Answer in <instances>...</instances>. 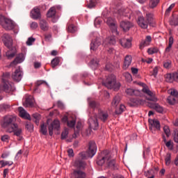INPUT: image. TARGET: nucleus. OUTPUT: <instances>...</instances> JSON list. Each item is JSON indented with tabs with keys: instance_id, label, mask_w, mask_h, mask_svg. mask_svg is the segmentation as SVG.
<instances>
[{
	"instance_id": "obj_1",
	"label": "nucleus",
	"mask_w": 178,
	"mask_h": 178,
	"mask_svg": "<svg viewBox=\"0 0 178 178\" xmlns=\"http://www.w3.org/2000/svg\"><path fill=\"white\" fill-rule=\"evenodd\" d=\"M97 154V145L94 141H90L88 144V149L79 154V158L76 159L74 166L77 169H84L86 163L83 159L92 158Z\"/></svg>"
},
{
	"instance_id": "obj_2",
	"label": "nucleus",
	"mask_w": 178,
	"mask_h": 178,
	"mask_svg": "<svg viewBox=\"0 0 178 178\" xmlns=\"http://www.w3.org/2000/svg\"><path fill=\"white\" fill-rule=\"evenodd\" d=\"M88 105L89 107L94 111V113L90 114L88 120L89 127L93 130H97L99 126L98 120L97 119V113L101 109L99 108V103L88 99Z\"/></svg>"
},
{
	"instance_id": "obj_3",
	"label": "nucleus",
	"mask_w": 178,
	"mask_h": 178,
	"mask_svg": "<svg viewBox=\"0 0 178 178\" xmlns=\"http://www.w3.org/2000/svg\"><path fill=\"white\" fill-rule=\"evenodd\" d=\"M2 41L8 51L6 53V56L8 59H12L16 55V48L13 47V40L8 33H4L2 36Z\"/></svg>"
},
{
	"instance_id": "obj_4",
	"label": "nucleus",
	"mask_w": 178,
	"mask_h": 178,
	"mask_svg": "<svg viewBox=\"0 0 178 178\" xmlns=\"http://www.w3.org/2000/svg\"><path fill=\"white\" fill-rule=\"evenodd\" d=\"M103 85L110 90H114V91H118L120 88V83L116 81V76L113 74L109 75L103 82Z\"/></svg>"
},
{
	"instance_id": "obj_5",
	"label": "nucleus",
	"mask_w": 178,
	"mask_h": 178,
	"mask_svg": "<svg viewBox=\"0 0 178 178\" xmlns=\"http://www.w3.org/2000/svg\"><path fill=\"white\" fill-rule=\"evenodd\" d=\"M138 24L141 27V29H147L148 27V24L149 26H154V18H152V14L147 13L146 14V19L144 17H139L138 18Z\"/></svg>"
},
{
	"instance_id": "obj_6",
	"label": "nucleus",
	"mask_w": 178,
	"mask_h": 178,
	"mask_svg": "<svg viewBox=\"0 0 178 178\" xmlns=\"http://www.w3.org/2000/svg\"><path fill=\"white\" fill-rule=\"evenodd\" d=\"M10 77V73L6 72L3 74L2 83L3 90L5 92H10V91H15V86L12 83L9 82V78Z\"/></svg>"
},
{
	"instance_id": "obj_7",
	"label": "nucleus",
	"mask_w": 178,
	"mask_h": 178,
	"mask_svg": "<svg viewBox=\"0 0 178 178\" xmlns=\"http://www.w3.org/2000/svg\"><path fill=\"white\" fill-rule=\"evenodd\" d=\"M15 122H16V118L12 115H7L4 117L2 127L4 129H7L8 131L10 129H13V127H15V125L17 124H15Z\"/></svg>"
},
{
	"instance_id": "obj_8",
	"label": "nucleus",
	"mask_w": 178,
	"mask_h": 178,
	"mask_svg": "<svg viewBox=\"0 0 178 178\" xmlns=\"http://www.w3.org/2000/svg\"><path fill=\"white\" fill-rule=\"evenodd\" d=\"M0 24L5 30H13L15 29L13 21L2 15L0 16Z\"/></svg>"
},
{
	"instance_id": "obj_9",
	"label": "nucleus",
	"mask_w": 178,
	"mask_h": 178,
	"mask_svg": "<svg viewBox=\"0 0 178 178\" xmlns=\"http://www.w3.org/2000/svg\"><path fill=\"white\" fill-rule=\"evenodd\" d=\"M111 158V152L108 150H104L101 153L97 159V163L99 166H102L105 162H108Z\"/></svg>"
},
{
	"instance_id": "obj_10",
	"label": "nucleus",
	"mask_w": 178,
	"mask_h": 178,
	"mask_svg": "<svg viewBox=\"0 0 178 178\" xmlns=\"http://www.w3.org/2000/svg\"><path fill=\"white\" fill-rule=\"evenodd\" d=\"M142 91L145 94V98L147 101H152V102H156V101H158L155 93L147 88H143Z\"/></svg>"
},
{
	"instance_id": "obj_11",
	"label": "nucleus",
	"mask_w": 178,
	"mask_h": 178,
	"mask_svg": "<svg viewBox=\"0 0 178 178\" xmlns=\"http://www.w3.org/2000/svg\"><path fill=\"white\" fill-rule=\"evenodd\" d=\"M106 24L109 26L113 34L118 35L119 32H118V26L116 25V22L112 17L107 18Z\"/></svg>"
},
{
	"instance_id": "obj_12",
	"label": "nucleus",
	"mask_w": 178,
	"mask_h": 178,
	"mask_svg": "<svg viewBox=\"0 0 178 178\" xmlns=\"http://www.w3.org/2000/svg\"><path fill=\"white\" fill-rule=\"evenodd\" d=\"M170 95L168 97L167 101L170 105H175L178 101L177 90H173L170 92Z\"/></svg>"
},
{
	"instance_id": "obj_13",
	"label": "nucleus",
	"mask_w": 178,
	"mask_h": 178,
	"mask_svg": "<svg viewBox=\"0 0 178 178\" xmlns=\"http://www.w3.org/2000/svg\"><path fill=\"white\" fill-rule=\"evenodd\" d=\"M60 127V122H59V120H55L49 126V136H53L54 130H59Z\"/></svg>"
},
{
	"instance_id": "obj_14",
	"label": "nucleus",
	"mask_w": 178,
	"mask_h": 178,
	"mask_svg": "<svg viewBox=\"0 0 178 178\" xmlns=\"http://www.w3.org/2000/svg\"><path fill=\"white\" fill-rule=\"evenodd\" d=\"M22 77H23V72L22 71L20 67L17 69L15 71V72L13 73V74H12L13 80L14 81H16L17 83H19V81H20V80H22Z\"/></svg>"
},
{
	"instance_id": "obj_15",
	"label": "nucleus",
	"mask_w": 178,
	"mask_h": 178,
	"mask_svg": "<svg viewBox=\"0 0 178 178\" xmlns=\"http://www.w3.org/2000/svg\"><path fill=\"white\" fill-rule=\"evenodd\" d=\"M147 106L151 109H154L158 113H163V107L158 103L147 102Z\"/></svg>"
},
{
	"instance_id": "obj_16",
	"label": "nucleus",
	"mask_w": 178,
	"mask_h": 178,
	"mask_svg": "<svg viewBox=\"0 0 178 178\" xmlns=\"http://www.w3.org/2000/svg\"><path fill=\"white\" fill-rule=\"evenodd\" d=\"M14 132V136H17L18 137V140H22V128H19L17 126V124L15 125V127H13L12 128L8 130V133H13Z\"/></svg>"
},
{
	"instance_id": "obj_17",
	"label": "nucleus",
	"mask_w": 178,
	"mask_h": 178,
	"mask_svg": "<svg viewBox=\"0 0 178 178\" xmlns=\"http://www.w3.org/2000/svg\"><path fill=\"white\" fill-rule=\"evenodd\" d=\"M97 113H98L99 119H100V120H102V122L104 123H105L108 119H109V113H108L106 111L100 109L97 112Z\"/></svg>"
},
{
	"instance_id": "obj_18",
	"label": "nucleus",
	"mask_w": 178,
	"mask_h": 178,
	"mask_svg": "<svg viewBox=\"0 0 178 178\" xmlns=\"http://www.w3.org/2000/svg\"><path fill=\"white\" fill-rule=\"evenodd\" d=\"M145 100L140 98H131L129 102L130 106H138V105H145Z\"/></svg>"
},
{
	"instance_id": "obj_19",
	"label": "nucleus",
	"mask_w": 178,
	"mask_h": 178,
	"mask_svg": "<svg viewBox=\"0 0 178 178\" xmlns=\"http://www.w3.org/2000/svg\"><path fill=\"white\" fill-rule=\"evenodd\" d=\"M72 175L74 178H86V172L79 169L74 170Z\"/></svg>"
},
{
	"instance_id": "obj_20",
	"label": "nucleus",
	"mask_w": 178,
	"mask_h": 178,
	"mask_svg": "<svg viewBox=\"0 0 178 178\" xmlns=\"http://www.w3.org/2000/svg\"><path fill=\"white\" fill-rule=\"evenodd\" d=\"M24 106H25L26 108H31L34 106V98H33V96H26L25 102L24 103Z\"/></svg>"
},
{
	"instance_id": "obj_21",
	"label": "nucleus",
	"mask_w": 178,
	"mask_h": 178,
	"mask_svg": "<svg viewBox=\"0 0 178 178\" xmlns=\"http://www.w3.org/2000/svg\"><path fill=\"white\" fill-rule=\"evenodd\" d=\"M101 45V38H97L94 40L92 41L90 44V49L91 51H97L98 49V47Z\"/></svg>"
},
{
	"instance_id": "obj_22",
	"label": "nucleus",
	"mask_w": 178,
	"mask_h": 178,
	"mask_svg": "<svg viewBox=\"0 0 178 178\" xmlns=\"http://www.w3.org/2000/svg\"><path fill=\"white\" fill-rule=\"evenodd\" d=\"M149 123L151 124L149 127V129L152 130L153 129H156V130H160L161 129V124L159 121L156 120H149Z\"/></svg>"
},
{
	"instance_id": "obj_23",
	"label": "nucleus",
	"mask_w": 178,
	"mask_h": 178,
	"mask_svg": "<svg viewBox=\"0 0 178 178\" xmlns=\"http://www.w3.org/2000/svg\"><path fill=\"white\" fill-rule=\"evenodd\" d=\"M24 60V55L23 54H19L15 59L10 63V66H16L17 63H22Z\"/></svg>"
},
{
	"instance_id": "obj_24",
	"label": "nucleus",
	"mask_w": 178,
	"mask_h": 178,
	"mask_svg": "<svg viewBox=\"0 0 178 178\" xmlns=\"http://www.w3.org/2000/svg\"><path fill=\"white\" fill-rule=\"evenodd\" d=\"M31 16L32 19H35V20H37V19H40V17H41V13L40 12V8H34L31 11Z\"/></svg>"
},
{
	"instance_id": "obj_25",
	"label": "nucleus",
	"mask_w": 178,
	"mask_h": 178,
	"mask_svg": "<svg viewBox=\"0 0 178 178\" xmlns=\"http://www.w3.org/2000/svg\"><path fill=\"white\" fill-rule=\"evenodd\" d=\"M120 26L124 31H129L131 28V24L129 21H123L120 22Z\"/></svg>"
},
{
	"instance_id": "obj_26",
	"label": "nucleus",
	"mask_w": 178,
	"mask_h": 178,
	"mask_svg": "<svg viewBox=\"0 0 178 178\" xmlns=\"http://www.w3.org/2000/svg\"><path fill=\"white\" fill-rule=\"evenodd\" d=\"M120 43L124 48H130L131 47V40L130 39L123 38L120 40Z\"/></svg>"
},
{
	"instance_id": "obj_27",
	"label": "nucleus",
	"mask_w": 178,
	"mask_h": 178,
	"mask_svg": "<svg viewBox=\"0 0 178 178\" xmlns=\"http://www.w3.org/2000/svg\"><path fill=\"white\" fill-rule=\"evenodd\" d=\"M130 65H131V56L127 55L125 56L124 60V64L122 67L124 70H126V69H127L129 66H130Z\"/></svg>"
},
{
	"instance_id": "obj_28",
	"label": "nucleus",
	"mask_w": 178,
	"mask_h": 178,
	"mask_svg": "<svg viewBox=\"0 0 178 178\" xmlns=\"http://www.w3.org/2000/svg\"><path fill=\"white\" fill-rule=\"evenodd\" d=\"M39 24L41 30L43 31H48L49 30V25L48 24V22L45 21V19H41Z\"/></svg>"
},
{
	"instance_id": "obj_29",
	"label": "nucleus",
	"mask_w": 178,
	"mask_h": 178,
	"mask_svg": "<svg viewBox=\"0 0 178 178\" xmlns=\"http://www.w3.org/2000/svg\"><path fill=\"white\" fill-rule=\"evenodd\" d=\"M18 111L19 112V116L21 118H24L25 119H28V120H30V115L27 113V111L24 110L23 107H19Z\"/></svg>"
},
{
	"instance_id": "obj_30",
	"label": "nucleus",
	"mask_w": 178,
	"mask_h": 178,
	"mask_svg": "<svg viewBox=\"0 0 178 178\" xmlns=\"http://www.w3.org/2000/svg\"><path fill=\"white\" fill-rule=\"evenodd\" d=\"M119 104H120V96L117 95L113 98L111 106H113V108H117Z\"/></svg>"
},
{
	"instance_id": "obj_31",
	"label": "nucleus",
	"mask_w": 178,
	"mask_h": 178,
	"mask_svg": "<svg viewBox=\"0 0 178 178\" xmlns=\"http://www.w3.org/2000/svg\"><path fill=\"white\" fill-rule=\"evenodd\" d=\"M63 120L67 123L68 127L73 128V127H74V126L76 124V120H74V119L68 120L67 116H65L63 118Z\"/></svg>"
},
{
	"instance_id": "obj_32",
	"label": "nucleus",
	"mask_w": 178,
	"mask_h": 178,
	"mask_svg": "<svg viewBox=\"0 0 178 178\" xmlns=\"http://www.w3.org/2000/svg\"><path fill=\"white\" fill-rule=\"evenodd\" d=\"M67 31L68 33H76L77 31V27L72 24V21H69L67 23Z\"/></svg>"
},
{
	"instance_id": "obj_33",
	"label": "nucleus",
	"mask_w": 178,
	"mask_h": 178,
	"mask_svg": "<svg viewBox=\"0 0 178 178\" xmlns=\"http://www.w3.org/2000/svg\"><path fill=\"white\" fill-rule=\"evenodd\" d=\"M126 94H127V95H140V92L137 90H134L133 88H127L126 90Z\"/></svg>"
},
{
	"instance_id": "obj_34",
	"label": "nucleus",
	"mask_w": 178,
	"mask_h": 178,
	"mask_svg": "<svg viewBox=\"0 0 178 178\" xmlns=\"http://www.w3.org/2000/svg\"><path fill=\"white\" fill-rule=\"evenodd\" d=\"M172 17L170 24L171 26H178V15L172 14Z\"/></svg>"
},
{
	"instance_id": "obj_35",
	"label": "nucleus",
	"mask_w": 178,
	"mask_h": 178,
	"mask_svg": "<svg viewBox=\"0 0 178 178\" xmlns=\"http://www.w3.org/2000/svg\"><path fill=\"white\" fill-rule=\"evenodd\" d=\"M107 164L108 168H110V169H113L115 170V169H116V162L115 161L114 159H110L108 161H107Z\"/></svg>"
},
{
	"instance_id": "obj_36",
	"label": "nucleus",
	"mask_w": 178,
	"mask_h": 178,
	"mask_svg": "<svg viewBox=\"0 0 178 178\" xmlns=\"http://www.w3.org/2000/svg\"><path fill=\"white\" fill-rule=\"evenodd\" d=\"M55 15H56V9L55 7H51L47 13V17H54Z\"/></svg>"
},
{
	"instance_id": "obj_37",
	"label": "nucleus",
	"mask_w": 178,
	"mask_h": 178,
	"mask_svg": "<svg viewBox=\"0 0 178 178\" xmlns=\"http://www.w3.org/2000/svg\"><path fill=\"white\" fill-rule=\"evenodd\" d=\"M158 3H159V0H149V7L151 9H154V8L158 6Z\"/></svg>"
},
{
	"instance_id": "obj_38",
	"label": "nucleus",
	"mask_w": 178,
	"mask_h": 178,
	"mask_svg": "<svg viewBox=\"0 0 178 178\" xmlns=\"http://www.w3.org/2000/svg\"><path fill=\"white\" fill-rule=\"evenodd\" d=\"M163 141L167 148H168V149L172 151L173 149V142H172V140L166 141L165 138H163Z\"/></svg>"
},
{
	"instance_id": "obj_39",
	"label": "nucleus",
	"mask_w": 178,
	"mask_h": 178,
	"mask_svg": "<svg viewBox=\"0 0 178 178\" xmlns=\"http://www.w3.org/2000/svg\"><path fill=\"white\" fill-rule=\"evenodd\" d=\"M165 162L166 166H169V165H170V163H172V156L170 153H167L165 157Z\"/></svg>"
},
{
	"instance_id": "obj_40",
	"label": "nucleus",
	"mask_w": 178,
	"mask_h": 178,
	"mask_svg": "<svg viewBox=\"0 0 178 178\" xmlns=\"http://www.w3.org/2000/svg\"><path fill=\"white\" fill-rule=\"evenodd\" d=\"M99 60L97 58H93L90 60V65H92V67L93 69H96V67H98V65H99Z\"/></svg>"
},
{
	"instance_id": "obj_41",
	"label": "nucleus",
	"mask_w": 178,
	"mask_h": 178,
	"mask_svg": "<svg viewBox=\"0 0 178 178\" xmlns=\"http://www.w3.org/2000/svg\"><path fill=\"white\" fill-rule=\"evenodd\" d=\"M124 109H126V106H124L123 104H120L119 108L115 109V113L117 115H121V113L124 112Z\"/></svg>"
},
{
	"instance_id": "obj_42",
	"label": "nucleus",
	"mask_w": 178,
	"mask_h": 178,
	"mask_svg": "<svg viewBox=\"0 0 178 178\" xmlns=\"http://www.w3.org/2000/svg\"><path fill=\"white\" fill-rule=\"evenodd\" d=\"M76 130L74 131V134L73 137H77V135H79V133H80V130L81 129V122H78L76 126Z\"/></svg>"
},
{
	"instance_id": "obj_43",
	"label": "nucleus",
	"mask_w": 178,
	"mask_h": 178,
	"mask_svg": "<svg viewBox=\"0 0 178 178\" xmlns=\"http://www.w3.org/2000/svg\"><path fill=\"white\" fill-rule=\"evenodd\" d=\"M40 133H42V134H43V136H47V134H48V129H47V125H45V124H41Z\"/></svg>"
},
{
	"instance_id": "obj_44",
	"label": "nucleus",
	"mask_w": 178,
	"mask_h": 178,
	"mask_svg": "<svg viewBox=\"0 0 178 178\" xmlns=\"http://www.w3.org/2000/svg\"><path fill=\"white\" fill-rule=\"evenodd\" d=\"M59 62H60L59 57H56L55 58H54L51 60V67H53V69H55V67H56V66L59 65Z\"/></svg>"
},
{
	"instance_id": "obj_45",
	"label": "nucleus",
	"mask_w": 178,
	"mask_h": 178,
	"mask_svg": "<svg viewBox=\"0 0 178 178\" xmlns=\"http://www.w3.org/2000/svg\"><path fill=\"white\" fill-rule=\"evenodd\" d=\"M106 42H108L110 45H115L116 44V39H115L114 36H111L106 40Z\"/></svg>"
},
{
	"instance_id": "obj_46",
	"label": "nucleus",
	"mask_w": 178,
	"mask_h": 178,
	"mask_svg": "<svg viewBox=\"0 0 178 178\" xmlns=\"http://www.w3.org/2000/svg\"><path fill=\"white\" fill-rule=\"evenodd\" d=\"M163 67L165 69H170L172 67V61L170 60H166L163 62Z\"/></svg>"
},
{
	"instance_id": "obj_47",
	"label": "nucleus",
	"mask_w": 178,
	"mask_h": 178,
	"mask_svg": "<svg viewBox=\"0 0 178 178\" xmlns=\"http://www.w3.org/2000/svg\"><path fill=\"white\" fill-rule=\"evenodd\" d=\"M33 122H35V123L36 124H38V123H40V119L41 118V115L38 113H35L33 115Z\"/></svg>"
},
{
	"instance_id": "obj_48",
	"label": "nucleus",
	"mask_w": 178,
	"mask_h": 178,
	"mask_svg": "<svg viewBox=\"0 0 178 178\" xmlns=\"http://www.w3.org/2000/svg\"><path fill=\"white\" fill-rule=\"evenodd\" d=\"M175 3H172L165 10V16H169V14L170 13V12H172V9H173V8H175Z\"/></svg>"
},
{
	"instance_id": "obj_49",
	"label": "nucleus",
	"mask_w": 178,
	"mask_h": 178,
	"mask_svg": "<svg viewBox=\"0 0 178 178\" xmlns=\"http://www.w3.org/2000/svg\"><path fill=\"white\" fill-rule=\"evenodd\" d=\"M0 163H1L2 168L8 165V166H12L13 165V161H5L3 160L0 161Z\"/></svg>"
},
{
	"instance_id": "obj_50",
	"label": "nucleus",
	"mask_w": 178,
	"mask_h": 178,
	"mask_svg": "<svg viewBox=\"0 0 178 178\" xmlns=\"http://www.w3.org/2000/svg\"><path fill=\"white\" fill-rule=\"evenodd\" d=\"M124 77L127 80V81L130 82L133 80V78L131 77V74L129 72H125L123 74Z\"/></svg>"
},
{
	"instance_id": "obj_51",
	"label": "nucleus",
	"mask_w": 178,
	"mask_h": 178,
	"mask_svg": "<svg viewBox=\"0 0 178 178\" xmlns=\"http://www.w3.org/2000/svg\"><path fill=\"white\" fill-rule=\"evenodd\" d=\"M158 51H159L158 48L154 47L148 49L147 52L149 55H153V54H158Z\"/></svg>"
},
{
	"instance_id": "obj_52",
	"label": "nucleus",
	"mask_w": 178,
	"mask_h": 178,
	"mask_svg": "<svg viewBox=\"0 0 178 178\" xmlns=\"http://www.w3.org/2000/svg\"><path fill=\"white\" fill-rule=\"evenodd\" d=\"M26 129H27L29 131H33V129H34V126L33 125V124H31V122H27L26 123Z\"/></svg>"
},
{
	"instance_id": "obj_53",
	"label": "nucleus",
	"mask_w": 178,
	"mask_h": 178,
	"mask_svg": "<svg viewBox=\"0 0 178 178\" xmlns=\"http://www.w3.org/2000/svg\"><path fill=\"white\" fill-rule=\"evenodd\" d=\"M165 80L166 81H168V83H172V81H173V74H168L165 76Z\"/></svg>"
},
{
	"instance_id": "obj_54",
	"label": "nucleus",
	"mask_w": 178,
	"mask_h": 178,
	"mask_svg": "<svg viewBox=\"0 0 178 178\" xmlns=\"http://www.w3.org/2000/svg\"><path fill=\"white\" fill-rule=\"evenodd\" d=\"M96 5L95 0H90L89 3L88 4V8L89 9H92V8H95Z\"/></svg>"
},
{
	"instance_id": "obj_55",
	"label": "nucleus",
	"mask_w": 178,
	"mask_h": 178,
	"mask_svg": "<svg viewBox=\"0 0 178 178\" xmlns=\"http://www.w3.org/2000/svg\"><path fill=\"white\" fill-rule=\"evenodd\" d=\"M67 134H69V130L68 129H65L61 134L62 140H65V138H67Z\"/></svg>"
},
{
	"instance_id": "obj_56",
	"label": "nucleus",
	"mask_w": 178,
	"mask_h": 178,
	"mask_svg": "<svg viewBox=\"0 0 178 178\" xmlns=\"http://www.w3.org/2000/svg\"><path fill=\"white\" fill-rule=\"evenodd\" d=\"M10 106L8 104H1L0 106V111L1 112H3L4 111H6V109H9Z\"/></svg>"
},
{
	"instance_id": "obj_57",
	"label": "nucleus",
	"mask_w": 178,
	"mask_h": 178,
	"mask_svg": "<svg viewBox=\"0 0 178 178\" xmlns=\"http://www.w3.org/2000/svg\"><path fill=\"white\" fill-rule=\"evenodd\" d=\"M35 41V38H29L27 41H26V45H33V42Z\"/></svg>"
},
{
	"instance_id": "obj_58",
	"label": "nucleus",
	"mask_w": 178,
	"mask_h": 178,
	"mask_svg": "<svg viewBox=\"0 0 178 178\" xmlns=\"http://www.w3.org/2000/svg\"><path fill=\"white\" fill-rule=\"evenodd\" d=\"M163 131H164L165 134H166L167 137H169V136L170 134V130L169 129V127L165 126L163 127Z\"/></svg>"
},
{
	"instance_id": "obj_59",
	"label": "nucleus",
	"mask_w": 178,
	"mask_h": 178,
	"mask_svg": "<svg viewBox=\"0 0 178 178\" xmlns=\"http://www.w3.org/2000/svg\"><path fill=\"white\" fill-rule=\"evenodd\" d=\"M148 45L149 44H147L145 41L142 40L140 44L139 48H140V49H144V48H145V47H148Z\"/></svg>"
},
{
	"instance_id": "obj_60",
	"label": "nucleus",
	"mask_w": 178,
	"mask_h": 178,
	"mask_svg": "<svg viewBox=\"0 0 178 178\" xmlns=\"http://www.w3.org/2000/svg\"><path fill=\"white\" fill-rule=\"evenodd\" d=\"M143 41H145L146 44L149 45V44L151 43V41H152V38H151V36L147 35L146 36L145 40Z\"/></svg>"
},
{
	"instance_id": "obj_61",
	"label": "nucleus",
	"mask_w": 178,
	"mask_h": 178,
	"mask_svg": "<svg viewBox=\"0 0 178 178\" xmlns=\"http://www.w3.org/2000/svg\"><path fill=\"white\" fill-rule=\"evenodd\" d=\"M38 27V24L37 22H33L31 24V29H32V30H35Z\"/></svg>"
},
{
	"instance_id": "obj_62",
	"label": "nucleus",
	"mask_w": 178,
	"mask_h": 178,
	"mask_svg": "<svg viewBox=\"0 0 178 178\" xmlns=\"http://www.w3.org/2000/svg\"><path fill=\"white\" fill-rule=\"evenodd\" d=\"M51 38H52V35H51V33L44 35L45 41L49 42L51 41Z\"/></svg>"
},
{
	"instance_id": "obj_63",
	"label": "nucleus",
	"mask_w": 178,
	"mask_h": 178,
	"mask_svg": "<svg viewBox=\"0 0 178 178\" xmlns=\"http://www.w3.org/2000/svg\"><path fill=\"white\" fill-rule=\"evenodd\" d=\"M174 141L175 143H178V129L175 131L174 134Z\"/></svg>"
},
{
	"instance_id": "obj_64",
	"label": "nucleus",
	"mask_w": 178,
	"mask_h": 178,
	"mask_svg": "<svg viewBox=\"0 0 178 178\" xmlns=\"http://www.w3.org/2000/svg\"><path fill=\"white\" fill-rule=\"evenodd\" d=\"M172 79L175 81L178 82V72L172 74Z\"/></svg>"
}]
</instances>
